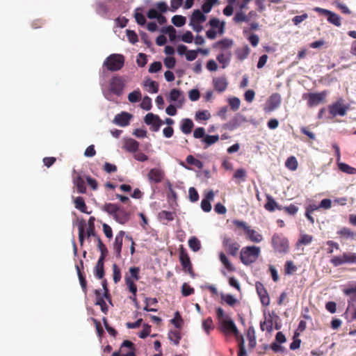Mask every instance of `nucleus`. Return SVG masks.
Segmentation results:
<instances>
[{"label":"nucleus","instance_id":"obj_32","mask_svg":"<svg viewBox=\"0 0 356 356\" xmlns=\"http://www.w3.org/2000/svg\"><path fill=\"white\" fill-rule=\"evenodd\" d=\"M337 165L341 172L348 175H356V168L342 162L338 163Z\"/></svg>","mask_w":356,"mask_h":356},{"label":"nucleus","instance_id":"obj_45","mask_svg":"<svg viewBox=\"0 0 356 356\" xmlns=\"http://www.w3.org/2000/svg\"><path fill=\"white\" fill-rule=\"evenodd\" d=\"M218 139L219 136L218 135H207L206 136H204L202 141L205 143V148H207V147L216 143L218 140Z\"/></svg>","mask_w":356,"mask_h":356},{"label":"nucleus","instance_id":"obj_33","mask_svg":"<svg viewBox=\"0 0 356 356\" xmlns=\"http://www.w3.org/2000/svg\"><path fill=\"white\" fill-rule=\"evenodd\" d=\"M298 165V161L294 156H291L287 158L285 161V166L290 170L294 171L297 170Z\"/></svg>","mask_w":356,"mask_h":356},{"label":"nucleus","instance_id":"obj_46","mask_svg":"<svg viewBox=\"0 0 356 356\" xmlns=\"http://www.w3.org/2000/svg\"><path fill=\"white\" fill-rule=\"evenodd\" d=\"M202 328L207 334H209L210 331L214 328L213 322L211 317H208L202 322Z\"/></svg>","mask_w":356,"mask_h":356},{"label":"nucleus","instance_id":"obj_10","mask_svg":"<svg viewBox=\"0 0 356 356\" xmlns=\"http://www.w3.org/2000/svg\"><path fill=\"white\" fill-rule=\"evenodd\" d=\"M112 356H136L134 343L129 340L124 341L120 350L113 352Z\"/></svg>","mask_w":356,"mask_h":356},{"label":"nucleus","instance_id":"obj_22","mask_svg":"<svg viewBox=\"0 0 356 356\" xmlns=\"http://www.w3.org/2000/svg\"><path fill=\"white\" fill-rule=\"evenodd\" d=\"M206 19V16L200 10H195L191 17L190 24L194 26V24L203 23Z\"/></svg>","mask_w":356,"mask_h":356},{"label":"nucleus","instance_id":"obj_64","mask_svg":"<svg viewBox=\"0 0 356 356\" xmlns=\"http://www.w3.org/2000/svg\"><path fill=\"white\" fill-rule=\"evenodd\" d=\"M210 118V114L207 111H198L195 114L197 120H207Z\"/></svg>","mask_w":356,"mask_h":356},{"label":"nucleus","instance_id":"obj_27","mask_svg":"<svg viewBox=\"0 0 356 356\" xmlns=\"http://www.w3.org/2000/svg\"><path fill=\"white\" fill-rule=\"evenodd\" d=\"M74 203L75 208L79 210L81 212L90 213V212L87 211V206L85 203L84 199L82 197H76L74 200Z\"/></svg>","mask_w":356,"mask_h":356},{"label":"nucleus","instance_id":"obj_18","mask_svg":"<svg viewBox=\"0 0 356 356\" xmlns=\"http://www.w3.org/2000/svg\"><path fill=\"white\" fill-rule=\"evenodd\" d=\"M131 118V114L127 112H122L115 116L113 123L120 127H126L129 124V121Z\"/></svg>","mask_w":356,"mask_h":356},{"label":"nucleus","instance_id":"obj_48","mask_svg":"<svg viewBox=\"0 0 356 356\" xmlns=\"http://www.w3.org/2000/svg\"><path fill=\"white\" fill-rule=\"evenodd\" d=\"M96 12L100 15H104L108 12L107 6L101 1L96 3Z\"/></svg>","mask_w":356,"mask_h":356},{"label":"nucleus","instance_id":"obj_38","mask_svg":"<svg viewBox=\"0 0 356 356\" xmlns=\"http://www.w3.org/2000/svg\"><path fill=\"white\" fill-rule=\"evenodd\" d=\"M313 241V236L309 234H302L296 243V246L298 247L302 245H308Z\"/></svg>","mask_w":356,"mask_h":356},{"label":"nucleus","instance_id":"obj_54","mask_svg":"<svg viewBox=\"0 0 356 356\" xmlns=\"http://www.w3.org/2000/svg\"><path fill=\"white\" fill-rule=\"evenodd\" d=\"M125 282H126V284H127L129 291L132 294L136 293V292H137V286L134 283V280H132L131 277H127L125 278Z\"/></svg>","mask_w":356,"mask_h":356},{"label":"nucleus","instance_id":"obj_16","mask_svg":"<svg viewBox=\"0 0 356 356\" xmlns=\"http://www.w3.org/2000/svg\"><path fill=\"white\" fill-rule=\"evenodd\" d=\"M255 287L262 305L268 306L270 302V297L264 284L260 282H257Z\"/></svg>","mask_w":356,"mask_h":356},{"label":"nucleus","instance_id":"obj_12","mask_svg":"<svg viewBox=\"0 0 356 356\" xmlns=\"http://www.w3.org/2000/svg\"><path fill=\"white\" fill-rule=\"evenodd\" d=\"M281 96L278 93L273 94L266 101L264 111L266 113H270L278 108L281 104Z\"/></svg>","mask_w":356,"mask_h":356},{"label":"nucleus","instance_id":"obj_5","mask_svg":"<svg viewBox=\"0 0 356 356\" xmlns=\"http://www.w3.org/2000/svg\"><path fill=\"white\" fill-rule=\"evenodd\" d=\"M124 64V57L122 54H113L108 56L103 63V67L107 70L114 72L120 70Z\"/></svg>","mask_w":356,"mask_h":356},{"label":"nucleus","instance_id":"obj_61","mask_svg":"<svg viewBox=\"0 0 356 356\" xmlns=\"http://www.w3.org/2000/svg\"><path fill=\"white\" fill-rule=\"evenodd\" d=\"M246 177V170L243 168H239L236 170L233 177L236 179H241L245 181Z\"/></svg>","mask_w":356,"mask_h":356},{"label":"nucleus","instance_id":"obj_21","mask_svg":"<svg viewBox=\"0 0 356 356\" xmlns=\"http://www.w3.org/2000/svg\"><path fill=\"white\" fill-rule=\"evenodd\" d=\"M104 259L103 257H99L94 268L95 276L99 280H102L104 276Z\"/></svg>","mask_w":356,"mask_h":356},{"label":"nucleus","instance_id":"obj_34","mask_svg":"<svg viewBox=\"0 0 356 356\" xmlns=\"http://www.w3.org/2000/svg\"><path fill=\"white\" fill-rule=\"evenodd\" d=\"M224 302L232 307H234L240 304V301L230 293L224 295Z\"/></svg>","mask_w":356,"mask_h":356},{"label":"nucleus","instance_id":"obj_51","mask_svg":"<svg viewBox=\"0 0 356 356\" xmlns=\"http://www.w3.org/2000/svg\"><path fill=\"white\" fill-rule=\"evenodd\" d=\"M211 29H218L220 34L222 33V23L220 24V21L217 18H212L209 22Z\"/></svg>","mask_w":356,"mask_h":356},{"label":"nucleus","instance_id":"obj_49","mask_svg":"<svg viewBox=\"0 0 356 356\" xmlns=\"http://www.w3.org/2000/svg\"><path fill=\"white\" fill-rule=\"evenodd\" d=\"M139 10H141L140 8H137L136 10V12L134 13V17L136 21V22L140 25L143 26L146 24V19L144 15L139 12Z\"/></svg>","mask_w":356,"mask_h":356},{"label":"nucleus","instance_id":"obj_56","mask_svg":"<svg viewBox=\"0 0 356 356\" xmlns=\"http://www.w3.org/2000/svg\"><path fill=\"white\" fill-rule=\"evenodd\" d=\"M112 268H113V281L115 283H118L121 280L120 269L116 264H113Z\"/></svg>","mask_w":356,"mask_h":356},{"label":"nucleus","instance_id":"obj_20","mask_svg":"<svg viewBox=\"0 0 356 356\" xmlns=\"http://www.w3.org/2000/svg\"><path fill=\"white\" fill-rule=\"evenodd\" d=\"M138 147V142L133 138H126L124 140L123 148L129 152H136Z\"/></svg>","mask_w":356,"mask_h":356},{"label":"nucleus","instance_id":"obj_40","mask_svg":"<svg viewBox=\"0 0 356 356\" xmlns=\"http://www.w3.org/2000/svg\"><path fill=\"white\" fill-rule=\"evenodd\" d=\"M118 208L119 207L115 204L106 203L104 205L103 210L114 217Z\"/></svg>","mask_w":356,"mask_h":356},{"label":"nucleus","instance_id":"obj_25","mask_svg":"<svg viewBox=\"0 0 356 356\" xmlns=\"http://www.w3.org/2000/svg\"><path fill=\"white\" fill-rule=\"evenodd\" d=\"M247 339L248 341V346L250 349H253L256 345L255 331L252 327H250L247 332Z\"/></svg>","mask_w":356,"mask_h":356},{"label":"nucleus","instance_id":"obj_36","mask_svg":"<svg viewBox=\"0 0 356 356\" xmlns=\"http://www.w3.org/2000/svg\"><path fill=\"white\" fill-rule=\"evenodd\" d=\"M161 32L168 34L170 41H175L177 38L176 30L172 26L163 28Z\"/></svg>","mask_w":356,"mask_h":356},{"label":"nucleus","instance_id":"obj_28","mask_svg":"<svg viewBox=\"0 0 356 356\" xmlns=\"http://www.w3.org/2000/svg\"><path fill=\"white\" fill-rule=\"evenodd\" d=\"M337 234L343 238H356V233L353 232L350 228L343 227L337 231Z\"/></svg>","mask_w":356,"mask_h":356},{"label":"nucleus","instance_id":"obj_1","mask_svg":"<svg viewBox=\"0 0 356 356\" xmlns=\"http://www.w3.org/2000/svg\"><path fill=\"white\" fill-rule=\"evenodd\" d=\"M224 334L232 335L238 341V356H247V353L244 346V339L242 335H240L239 331L233 321L229 316H224Z\"/></svg>","mask_w":356,"mask_h":356},{"label":"nucleus","instance_id":"obj_11","mask_svg":"<svg viewBox=\"0 0 356 356\" xmlns=\"http://www.w3.org/2000/svg\"><path fill=\"white\" fill-rule=\"evenodd\" d=\"M144 122L146 124L150 126V130L154 132L158 131L163 124L159 115L152 113H149L145 115Z\"/></svg>","mask_w":356,"mask_h":356},{"label":"nucleus","instance_id":"obj_23","mask_svg":"<svg viewBox=\"0 0 356 356\" xmlns=\"http://www.w3.org/2000/svg\"><path fill=\"white\" fill-rule=\"evenodd\" d=\"M266 200H267V202L264 205V208L267 211L272 212V211H274L275 210V209H277L278 210L282 209V207L279 206L277 204V203L276 202V201L274 200V198L271 195H267Z\"/></svg>","mask_w":356,"mask_h":356},{"label":"nucleus","instance_id":"obj_17","mask_svg":"<svg viewBox=\"0 0 356 356\" xmlns=\"http://www.w3.org/2000/svg\"><path fill=\"white\" fill-rule=\"evenodd\" d=\"M125 235V232L122 230L120 231L115 238L113 243V250L117 258L121 257V252L122 248L123 237Z\"/></svg>","mask_w":356,"mask_h":356},{"label":"nucleus","instance_id":"obj_43","mask_svg":"<svg viewBox=\"0 0 356 356\" xmlns=\"http://www.w3.org/2000/svg\"><path fill=\"white\" fill-rule=\"evenodd\" d=\"M186 161L188 164L193 165L199 169L202 168L204 166L203 163L200 160L195 159L192 155H188Z\"/></svg>","mask_w":356,"mask_h":356},{"label":"nucleus","instance_id":"obj_55","mask_svg":"<svg viewBox=\"0 0 356 356\" xmlns=\"http://www.w3.org/2000/svg\"><path fill=\"white\" fill-rule=\"evenodd\" d=\"M171 323L176 327L177 328H181L183 325V319L179 314V312L175 313V316L174 318L171 320Z\"/></svg>","mask_w":356,"mask_h":356},{"label":"nucleus","instance_id":"obj_53","mask_svg":"<svg viewBox=\"0 0 356 356\" xmlns=\"http://www.w3.org/2000/svg\"><path fill=\"white\" fill-rule=\"evenodd\" d=\"M228 102L230 108L234 111H237L240 107V99L238 97H232L228 99Z\"/></svg>","mask_w":356,"mask_h":356},{"label":"nucleus","instance_id":"obj_3","mask_svg":"<svg viewBox=\"0 0 356 356\" xmlns=\"http://www.w3.org/2000/svg\"><path fill=\"white\" fill-rule=\"evenodd\" d=\"M271 245L275 254H286L289 252V241L282 234H273L271 238Z\"/></svg>","mask_w":356,"mask_h":356},{"label":"nucleus","instance_id":"obj_9","mask_svg":"<svg viewBox=\"0 0 356 356\" xmlns=\"http://www.w3.org/2000/svg\"><path fill=\"white\" fill-rule=\"evenodd\" d=\"M348 109V106L344 103L342 98L328 106V111L333 117L337 115L344 116Z\"/></svg>","mask_w":356,"mask_h":356},{"label":"nucleus","instance_id":"obj_26","mask_svg":"<svg viewBox=\"0 0 356 356\" xmlns=\"http://www.w3.org/2000/svg\"><path fill=\"white\" fill-rule=\"evenodd\" d=\"M194 127V124L191 119L186 118L182 120L181 124V130L185 134H189L191 133L192 129Z\"/></svg>","mask_w":356,"mask_h":356},{"label":"nucleus","instance_id":"obj_52","mask_svg":"<svg viewBox=\"0 0 356 356\" xmlns=\"http://www.w3.org/2000/svg\"><path fill=\"white\" fill-rule=\"evenodd\" d=\"M233 19L236 23H240V22H249L248 16H246L241 10L236 13Z\"/></svg>","mask_w":356,"mask_h":356},{"label":"nucleus","instance_id":"obj_2","mask_svg":"<svg viewBox=\"0 0 356 356\" xmlns=\"http://www.w3.org/2000/svg\"><path fill=\"white\" fill-rule=\"evenodd\" d=\"M261 254V248L259 246L248 245L243 247L240 252L241 261L245 266L254 263Z\"/></svg>","mask_w":356,"mask_h":356},{"label":"nucleus","instance_id":"obj_58","mask_svg":"<svg viewBox=\"0 0 356 356\" xmlns=\"http://www.w3.org/2000/svg\"><path fill=\"white\" fill-rule=\"evenodd\" d=\"M129 101L135 103L141 99V94L139 90H134L128 95Z\"/></svg>","mask_w":356,"mask_h":356},{"label":"nucleus","instance_id":"obj_57","mask_svg":"<svg viewBox=\"0 0 356 356\" xmlns=\"http://www.w3.org/2000/svg\"><path fill=\"white\" fill-rule=\"evenodd\" d=\"M97 241L98 249L101 252L100 257H103L104 259H105L108 253V250L99 236H97Z\"/></svg>","mask_w":356,"mask_h":356},{"label":"nucleus","instance_id":"obj_24","mask_svg":"<svg viewBox=\"0 0 356 356\" xmlns=\"http://www.w3.org/2000/svg\"><path fill=\"white\" fill-rule=\"evenodd\" d=\"M74 184L76 187L78 193L81 194H84L86 193L85 180L81 176L78 175L75 179H74Z\"/></svg>","mask_w":356,"mask_h":356},{"label":"nucleus","instance_id":"obj_41","mask_svg":"<svg viewBox=\"0 0 356 356\" xmlns=\"http://www.w3.org/2000/svg\"><path fill=\"white\" fill-rule=\"evenodd\" d=\"M297 270V267L292 261H286L284 264V273L286 275H292Z\"/></svg>","mask_w":356,"mask_h":356},{"label":"nucleus","instance_id":"obj_63","mask_svg":"<svg viewBox=\"0 0 356 356\" xmlns=\"http://www.w3.org/2000/svg\"><path fill=\"white\" fill-rule=\"evenodd\" d=\"M127 36L129 41L132 44L136 43L138 40V35L134 31L127 30Z\"/></svg>","mask_w":356,"mask_h":356},{"label":"nucleus","instance_id":"obj_14","mask_svg":"<svg viewBox=\"0 0 356 356\" xmlns=\"http://www.w3.org/2000/svg\"><path fill=\"white\" fill-rule=\"evenodd\" d=\"M129 81L127 76H114L110 81V89H124L128 86Z\"/></svg>","mask_w":356,"mask_h":356},{"label":"nucleus","instance_id":"obj_4","mask_svg":"<svg viewBox=\"0 0 356 356\" xmlns=\"http://www.w3.org/2000/svg\"><path fill=\"white\" fill-rule=\"evenodd\" d=\"M327 94L326 91L305 92L302 95V99L307 101L308 107L312 108L326 102Z\"/></svg>","mask_w":356,"mask_h":356},{"label":"nucleus","instance_id":"obj_37","mask_svg":"<svg viewBox=\"0 0 356 356\" xmlns=\"http://www.w3.org/2000/svg\"><path fill=\"white\" fill-rule=\"evenodd\" d=\"M188 245L194 252H197L201 248L200 241L195 236H193L188 240Z\"/></svg>","mask_w":356,"mask_h":356},{"label":"nucleus","instance_id":"obj_7","mask_svg":"<svg viewBox=\"0 0 356 356\" xmlns=\"http://www.w3.org/2000/svg\"><path fill=\"white\" fill-rule=\"evenodd\" d=\"M330 263L334 267H338L346 264H356V253L350 252H343L341 255L332 257Z\"/></svg>","mask_w":356,"mask_h":356},{"label":"nucleus","instance_id":"obj_50","mask_svg":"<svg viewBox=\"0 0 356 356\" xmlns=\"http://www.w3.org/2000/svg\"><path fill=\"white\" fill-rule=\"evenodd\" d=\"M159 218L161 220H165L167 221H172L174 220V213L167 211H161L159 213Z\"/></svg>","mask_w":356,"mask_h":356},{"label":"nucleus","instance_id":"obj_35","mask_svg":"<svg viewBox=\"0 0 356 356\" xmlns=\"http://www.w3.org/2000/svg\"><path fill=\"white\" fill-rule=\"evenodd\" d=\"M168 338L174 343L175 345L178 346L181 338V335L179 330H170L168 333Z\"/></svg>","mask_w":356,"mask_h":356},{"label":"nucleus","instance_id":"obj_47","mask_svg":"<svg viewBox=\"0 0 356 356\" xmlns=\"http://www.w3.org/2000/svg\"><path fill=\"white\" fill-rule=\"evenodd\" d=\"M186 17L182 15H175L172 18V24L177 27L183 26L186 24Z\"/></svg>","mask_w":356,"mask_h":356},{"label":"nucleus","instance_id":"obj_59","mask_svg":"<svg viewBox=\"0 0 356 356\" xmlns=\"http://www.w3.org/2000/svg\"><path fill=\"white\" fill-rule=\"evenodd\" d=\"M195 290L193 288L191 287L188 284L184 283L181 286V293L184 296H188L190 295L193 294Z\"/></svg>","mask_w":356,"mask_h":356},{"label":"nucleus","instance_id":"obj_62","mask_svg":"<svg viewBox=\"0 0 356 356\" xmlns=\"http://www.w3.org/2000/svg\"><path fill=\"white\" fill-rule=\"evenodd\" d=\"M140 107L146 111H149L152 108V100L149 97H145L140 104Z\"/></svg>","mask_w":356,"mask_h":356},{"label":"nucleus","instance_id":"obj_31","mask_svg":"<svg viewBox=\"0 0 356 356\" xmlns=\"http://www.w3.org/2000/svg\"><path fill=\"white\" fill-rule=\"evenodd\" d=\"M327 20L329 23L339 27L341 25V17L339 15L332 11H330V13L327 15Z\"/></svg>","mask_w":356,"mask_h":356},{"label":"nucleus","instance_id":"obj_39","mask_svg":"<svg viewBox=\"0 0 356 356\" xmlns=\"http://www.w3.org/2000/svg\"><path fill=\"white\" fill-rule=\"evenodd\" d=\"M197 52L207 53V50L197 49V50H189L186 54V58L188 61L194 60L197 56Z\"/></svg>","mask_w":356,"mask_h":356},{"label":"nucleus","instance_id":"obj_30","mask_svg":"<svg viewBox=\"0 0 356 356\" xmlns=\"http://www.w3.org/2000/svg\"><path fill=\"white\" fill-rule=\"evenodd\" d=\"M95 293L96 295V305H99L101 307V310L104 314H106L108 312V307L106 305V302L104 301L103 297L101 296V293L99 290H95Z\"/></svg>","mask_w":356,"mask_h":356},{"label":"nucleus","instance_id":"obj_60","mask_svg":"<svg viewBox=\"0 0 356 356\" xmlns=\"http://www.w3.org/2000/svg\"><path fill=\"white\" fill-rule=\"evenodd\" d=\"M216 1L217 0H206L202 6L203 12L204 13H209Z\"/></svg>","mask_w":356,"mask_h":356},{"label":"nucleus","instance_id":"obj_29","mask_svg":"<svg viewBox=\"0 0 356 356\" xmlns=\"http://www.w3.org/2000/svg\"><path fill=\"white\" fill-rule=\"evenodd\" d=\"M273 318L269 315L268 318H266L264 321L260 323V328L262 331H267L268 333H270L273 331Z\"/></svg>","mask_w":356,"mask_h":356},{"label":"nucleus","instance_id":"obj_19","mask_svg":"<svg viewBox=\"0 0 356 356\" xmlns=\"http://www.w3.org/2000/svg\"><path fill=\"white\" fill-rule=\"evenodd\" d=\"M113 218L119 223L124 224L129 220V213L124 209L119 207Z\"/></svg>","mask_w":356,"mask_h":356},{"label":"nucleus","instance_id":"obj_6","mask_svg":"<svg viewBox=\"0 0 356 356\" xmlns=\"http://www.w3.org/2000/svg\"><path fill=\"white\" fill-rule=\"evenodd\" d=\"M233 223L238 228H242L243 229L246 238L251 242L258 243L263 241V236L254 229H251L246 222L234 220Z\"/></svg>","mask_w":356,"mask_h":356},{"label":"nucleus","instance_id":"obj_8","mask_svg":"<svg viewBox=\"0 0 356 356\" xmlns=\"http://www.w3.org/2000/svg\"><path fill=\"white\" fill-rule=\"evenodd\" d=\"M179 261L181 262L183 270L185 273H188L191 277L194 278L195 275L189 255L182 245L179 249Z\"/></svg>","mask_w":356,"mask_h":356},{"label":"nucleus","instance_id":"obj_15","mask_svg":"<svg viewBox=\"0 0 356 356\" xmlns=\"http://www.w3.org/2000/svg\"><path fill=\"white\" fill-rule=\"evenodd\" d=\"M164 171L159 168L151 169L147 173V179L150 184H159L164 179Z\"/></svg>","mask_w":356,"mask_h":356},{"label":"nucleus","instance_id":"obj_13","mask_svg":"<svg viewBox=\"0 0 356 356\" xmlns=\"http://www.w3.org/2000/svg\"><path fill=\"white\" fill-rule=\"evenodd\" d=\"M240 244L230 238L224 239V248L229 256L236 257L239 254Z\"/></svg>","mask_w":356,"mask_h":356},{"label":"nucleus","instance_id":"obj_44","mask_svg":"<svg viewBox=\"0 0 356 356\" xmlns=\"http://www.w3.org/2000/svg\"><path fill=\"white\" fill-rule=\"evenodd\" d=\"M250 53V49L248 46H244L236 50L237 58L240 60H244L247 58Z\"/></svg>","mask_w":356,"mask_h":356},{"label":"nucleus","instance_id":"obj_42","mask_svg":"<svg viewBox=\"0 0 356 356\" xmlns=\"http://www.w3.org/2000/svg\"><path fill=\"white\" fill-rule=\"evenodd\" d=\"M76 271H77V275H78V277H79V282H80V284L81 286V288L83 289V291L86 293V290H87V282H86V280L81 270V268L79 266L76 265Z\"/></svg>","mask_w":356,"mask_h":356}]
</instances>
